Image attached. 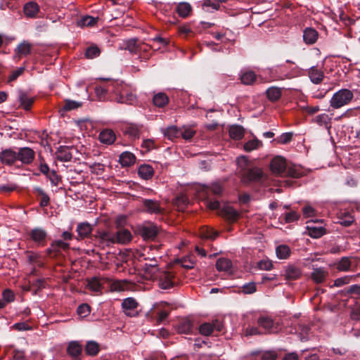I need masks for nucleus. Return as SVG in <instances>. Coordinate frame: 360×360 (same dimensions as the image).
I'll use <instances>...</instances> for the list:
<instances>
[{
    "label": "nucleus",
    "mask_w": 360,
    "mask_h": 360,
    "mask_svg": "<svg viewBox=\"0 0 360 360\" xmlns=\"http://www.w3.org/2000/svg\"><path fill=\"white\" fill-rule=\"evenodd\" d=\"M354 98L352 91L342 89L335 93L330 101V105L335 109L340 108L348 104Z\"/></svg>",
    "instance_id": "obj_1"
},
{
    "label": "nucleus",
    "mask_w": 360,
    "mask_h": 360,
    "mask_svg": "<svg viewBox=\"0 0 360 360\" xmlns=\"http://www.w3.org/2000/svg\"><path fill=\"white\" fill-rule=\"evenodd\" d=\"M93 237L96 244L103 249L115 244L114 233L108 230H98Z\"/></svg>",
    "instance_id": "obj_2"
},
{
    "label": "nucleus",
    "mask_w": 360,
    "mask_h": 360,
    "mask_svg": "<svg viewBox=\"0 0 360 360\" xmlns=\"http://www.w3.org/2000/svg\"><path fill=\"white\" fill-rule=\"evenodd\" d=\"M159 278V286L162 289H169L174 287L179 282V278L174 272L172 271H164L158 274Z\"/></svg>",
    "instance_id": "obj_3"
},
{
    "label": "nucleus",
    "mask_w": 360,
    "mask_h": 360,
    "mask_svg": "<svg viewBox=\"0 0 360 360\" xmlns=\"http://www.w3.org/2000/svg\"><path fill=\"white\" fill-rule=\"evenodd\" d=\"M224 328L223 323L215 319L211 322H205L199 326V332L201 335L209 336L214 332H221Z\"/></svg>",
    "instance_id": "obj_4"
},
{
    "label": "nucleus",
    "mask_w": 360,
    "mask_h": 360,
    "mask_svg": "<svg viewBox=\"0 0 360 360\" xmlns=\"http://www.w3.org/2000/svg\"><path fill=\"white\" fill-rule=\"evenodd\" d=\"M145 259L148 261L142 268L146 278L148 279L158 278V274L160 273V271L158 261L156 257L145 258Z\"/></svg>",
    "instance_id": "obj_5"
},
{
    "label": "nucleus",
    "mask_w": 360,
    "mask_h": 360,
    "mask_svg": "<svg viewBox=\"0 0 360 360\" xmlns=\"http://www.w3.org/2000/svg\"><path fill=\"white\" fill-rule=\"evenodd\" d=\"M119 88L117 81L110 82L103 86H96L95 93L100 101H104L107 94H112V92L119 91Z\"/></svg>",
    "instance_id": "obj_6"
},
{
    "label": "nucleus",
    "mask_w": 360,
    "mask_h": 360,
    "mask_svg": "<svg viewBox=\"0 0 360 360\" xmlns=\"http://www.w3.org/2000/svg\"><path fill=\"white\" fill-rule=\"evenodd\" d=\"M117 84L120 87L119 91H117V92L126 93V96H125V97H123V95L121 96H118V97H114V100L115 101H117L119 103H125V104H129V105H131L134 102H136V96L134 94L129 92L127 84H125L122 82H119L117 81ZM115 92H117V91Z\"/></svg>",
    "instance_id": "obj_7"
},
{
    "label": "nucleus",
    "mask_w": 360,
    "mask_h": 360,
    "mask_svg": "<svg viewBox=\"0 0 360 360\" xmlns=\"http://www.w3.org/2000/svg\"><path fill=\"white\" fill-rule=\"evenodd\" d=\"M139 234L144 239V240H154L157 236L159 228L158 226L153 223H148L142 225L138 229Z\"/></svg>",
    "instance_id": "obj_8"
},
{
    "label": "nucleus",
    "mask_w": 360,
    "mask_h": 360,
    "mask_svg": "<svg viewBox=\"0 0 360 360\" xmlns=\"http://www.w3.org/2000/svg\"><path fill=\"white\" fill-rule=\"evenodd\" d=\"M31 240L37 246L44 247L46 245L47 232L41 228H34L29 233Z\"/></svg>",
    "instance_id": "obj_9"
},
{
    "label": "nucleus",
    "mask_w": 360,
    "mask_h": 360,
    "mask_svg": "<svg viewBox=\"0 0 360 360\" xmlns=\"http://www.w3.org/2000/svg\"><path fill=\"white\" fill-rule=\"evenodd\" d=\"M257 324L264 329L265 333H276L278 330V325L268 316H260L257 319Z\"/></svg>",
    "instance_id": "obj_10"
},
{
    "label": "nucleus",
    "mask_w": 360,
    "mask_h": 360,
    "mask_svg": "<svg viewBox=\"0 0 360 360\" xmlns=\"http://www.w3.org/2000/svg\"><path fill=\"white\" fill-rule=\"evenodd\" d=\"M143 210L150 214H159L164 212V208L161 207L160 202L150 199L142 200Z\"/></svg>",
    "instance_id": "obj_11"
},
{
    "label": "nucleus",
    "mask_w": 360,
    "mask_h": 360,
    "mask_svg": "<svg viewBox=\"0 0 360 360\" xmlns=\"http://www.w3.org/2000/svg\"><path fill=\"white\" fill-rule=\"evenodd\" d=\"M35 157L34 151L29 147L20 148L17 153V160L22 164L29 165L33 162Z\"/></svg>",
    "instance_id": "obj_12"
},
{
    "label": "nucleus",
    "mask_w": 360,
    "mask_h": 360,
    "mask_svg": "<svg viewBox=\"0 0 360 360\" xmlns=\"http://www.w3.org/2000/svg\"><path fill=\"white\" fill-rule=\"evenodd\" d=\"M82 350L83 347L78 341L70 342L66 349L67 354L72 360H82Z\"/></svg>",
    "instance_id": "obj_13"
},
{
    "label": "nucleus",
    "mask_w": 360,
    "mask_h": 360,
    "mask_svg": "<svg viewBox=\"0 0 360 360\" xmlns=\"http://www.w3.org/2000/svg\"><path fill=\"white\" fill-rule=\"evenodd\" d=\"M263 176V172L260 168L254 167L248 169L243 175V181L245 184L258 181Z\"/></svg>",
    "instance_id": "obj_14"
},
{
    "label": "nucleus",
    "mask_w": 360,
    "mask_h": 360,
    "mask_svg": "<svg viewBox=\"0 0 360 360\" xmlns=\"http://www.w3.org/2000/svg\"><path fill=\"white\" fill-rule=\"evenodd\" d=\"M286 167L285 160L281 156L275 157L270 163L271 172L277 175L283 174L285 171Z\"/></svg>",
    "instance_id": "obj_15"
},
{
    "label": "nucleus",
    "mask_w": 360,
    "mask_h": 360,
    "mask_svg": "<svg viewBox=\"0 0 360 360\" xmlns=\"http://www.w3.org/2000/svg\"><path fill=\"white\" fill-rule=\"evenodd\" d=\"M70 248L69 243H65L63 240H58L53 241L50 247L46 250L47 255L50 257L57 256L60 250H68Z\"/></svg>",
    "instance_id": "obj_16"
},
{
    "label": "nucleus",
    "mask_w": 360,
    "mask_h": 360,
    "mask_svg": "<svg viewBox=\"0 0 360 360\" xmlns=\"http://www.w3.org/2000/svg\"><path fill=\"white\" fill-rule=\"evenodd\" d=\"M17 160V153L12 149H6L0 153V161L7 165H12Z\"/></svg>",
    "instance_id": "obj_17"
},
{
    "label": "nucleus",
    "mask_w": 360,
    "mask_h": 360,
    "mask_svg": "<svg viewBox=\"0 0 360 360\" xmlns=\"http://www.w3.org/2000/svg\"><path fill=\"white\" fill-rule=\"evenodd\" d=\"M72 149L73 147L60 146L57 148L56 151V158L62 162L70 161L72 158V155L70 150Z\"/></svg>",
    "instance_id": "obj_18"
},
{
    "label": "nucleus",
    "mask_w": 360,
    "mask_h": 360,
    "mask_svg": "<svg viewBox=\"0 0 360 360\" xmlns=\"http://www.w3.org/2000/svg\"><path fill=\"white\" fill-rule=\"evenodd\" d=\"M115 244H127L131 240V234L127 229H121L114 233Z\"/></svg>",
    "instance_id": "obj_19"
},
{
    "label": "nucleus",
    "mask_w": 360,
    "mask_h": 360,
    "mask_svg": "<svg viewBox=\"0 0 360 360\" xmlns=\"http://www.w3.org/2000/svg\"><path fill=\"white\" fill-rule=\"evenodd\" d=\"M39 6L34 1H29L23 6V12L27 18H36L39 13Z\"/></svg>",
    "instance_id": "obj_20"
},
{
    "label": "nucleus",
    "mask_w": 360,
    "mask_h": 360,
    "mask_svg": "<svg viewBox=\"0 0 360 360\" xmlns=\"http://www.w3.org/2000/svg\"><path fill=\"white\" fill-rule=\"evenodd\" d=\"M139 304L136 300L133 297H128L123 300L122 307L124 309L125 314L128 316H134L131 311L136 309Z\"/></svg>",
    "instance_id": "obj_21"
},
{
    "label": "nucleus",
    "mask_w": 360,
    "mask_h": 360,
    "mask_svg": "<svg viewBox=\"0 0 360 360\" xmlns=\"http://www.w3.org/2000/svg\"><path fill=\"white\" fill-rule=\"evenodd\" d=\"M18 99L20 106L25 110H30L34 102V98L30 97L23 91H20L18 94Z\"/></svg>",
    "instance_id": "obj_22"
},
{
    "label": "nucleus",
    "mask_w": 360,
    "mask_h": 360,
    "mask_svg": "<svg viewBox=\"0 0 360 360\" xmlns=\"http://www.w3.org/2000/svg\"><path fill=\"white\" fill-rule=\"evenodd\" d=\"M338 223L341 225L347 227L353 224L354 218L352 214L346 210H340L338 213Z\"/></svg>",
    "instance_id": "obj_23"
},
{
    "label": "nucleus",
    "mask_w": 360,
    "mask_h": 360,
    "mask_svg": "<svg viewBox=\"0 0 360 360\" xmlns=\"http://www.w3.org/2000/svg\"><path fill=\"white\" fill-rule=\"evenodd\" d=\"M116 139V136L112 129H104L99 134V140L101 143L107 145L112 144Z\"/></svg>",
    "instance_id": "obj_24"
},
{
    "label": "nucleus",
    "mask_w": 360,
    "mask_h": 360,
    "mask_svg": "<svg viewBox=\"0 0 360 360\" xmlns=\"http://www.w3.org/2000/svg\"><path fill=\"white\" fill-rule=\"evenodd\" d=\"M318 32L311 27H307L304 30L303 39L307 44H314L318 39Z\"/></svg>",
    "instance_id": "obj_25"
},
{
    "label": "nucleus",
    "mask_w": 360,
    "mask_h": 360,
    "mask_svg": "<svg viewBox=\"0 0 360 360\" xmlns=\"http://www.w3.org/2000/svg\"><path fill=\"white\" fill-rule=\"evenodd\" d=\"M308 75L311 81L316 84H320L324 78L323 72L317 69L316 67H311L309 70Z\"/></svg>",
    "instance_id": "obj_26"
},
{
    "label": "nucleus",
    "mask_w": 360,
    "mask_h": 360,
    "mask_svg": "<svg viewBox=\"0 0 360 360\" xmlns=\"http://www.w3.org/2000/svg\"><path fill=\"white\" fill-rule=\"evenodd\" d=\"M100 350V345L94 340L87 341L84 347L86 354L91 356H96Z\"/></svg>",
    "instance_id": "obj_27"
},
{
    "label": "nucleus",
    "mask_w": 360,
    "mask_h": 360,
    "mask_svg": "<svg viewBox=\"0 0 360 360\" xmlns=\"http://www.w3.org/2000/svg\"><path fill=\"white\" fill-rule=\"evenodd\" d=\"M328 274V271L325 268H316L314 269L313 272L311 273V278L314 282L317 283H321L326 280Z\"/></svg>",
    "instance_id": "obj_28"
},
{
    "label": "nucleus",
    "mask_w": 360,
    "mask_h": 360,
    "mask_svg": "<svg viewBox=\"0 0 360 360\" xmlns=\"http://www.w3.org/2000/svg\"><path fill=\"white\" fill-rule=\"evenodd\" d=\"M139 176L145 180L150 179L154 174L153 168L149 165H142L138 169Z\"/></svg>",
    "instance_id": "obj_29"
},
{
    "label": "nucleus",
    "mask_w": 360,
    "mask_h": 360,
    "mask_svg": "<svg viewBox=\"0 0 360 360\" xmlns=\"http://www.w3.org/2000/svg\"><path fill=\"white\" fill-rule=\"evenodd\" d=\"M32 48V44L27 41H23L15 49V53L18 57L20 58L22 56H27L30 53Z\"/></svg>",
    "instance_id": "obj_30"
},
{
    "label": "nucleus",
    "mask_w": 360,
    "mask_h": 360,
    "mask_svg": "<svg viewBox=\"0 0 360 360\" xmlns=\"http://www.w3.org/2000/svg\"><path fill=\"white\" fill-rule=\"evenodd\" d=\"M278 354L275 351H265L253 354L252 360H276Z\"/></svg>",
    "instance_id": "obj_31"
},
{
    "label": "nucleus",
    "mask_w": 360,
    "mask_h": 360,
    "mask_svg": "<svg viewBox=\"0 0 360 360\" xmlns=\"http://www.w3.org/2000/svg\"><path fill=\"white\" fill-rule=\"evenodd\" d=\"M77 232L80 239L88 237L92 232L91 226L87 222L80 223L77 225Z\"/></svg>",
    "instance_id": "obj_32"
},
{
    "label": "nucleus",
    "mask_w": 360,
    "mask_h": 360,
    "mask_svg": "<svg viewBox=\"0 0 360 360\" xmlns=\"http://www.w3.org/2000/svg\"><path fill=\"white\" fill-rule=\"evenodd\" d=\"M136 162V156L128 151L123 152L120 155V162L124 167L133 165Z\"/></svg>",
    "instance_id": "obj_33"
},
{
    "label": "nucleus",
    "mask_w": 360,
    "mask_h": 360,
    "mask_svg": "<svg viewBox=\"0 0 360 360\" xmlns=\"http://www.w3.org/2000/svg\"><path fill=\"white\" fill-rule=\"evenodd\" d=\"M176 12L180 17L185 18L191 15L192 7L190 4L187 2H181L177 5Z\"/></svg>",
    "instance_id": "obj_34"
},
{
    "label": "nucleus",
    "mask_w": 360,
    "mask_h": 360,
    "mask_svg": "<svg viewBox=\"0 0 360 360\" xmlns=\"http://www.w3.org/2000/svg\"><path fill=\"white\" fill-rule=\"evenodd\" d=\"M245 134V129L240 125H232L229 128V136L235 140H240Z\"/></svg>",
    "instance_id": "obj_35"
},
{
    "label": "nucleus",
    "mask_w": 360,
    "mask_h": 360,
    "mask_svg": "<svg viewBox=\"0 0 360 360\" xmlns=\"http://www.w3.org/2000/svg\"><path fill=\"white\" fill-rule=\"evenodd\" d=\"M141 127L136 124H128L124 127V133L131 138L139 139L140 136Z\"/></svg>",
    "instance_id": "obj_36"
},
{
    "label": "nucleus",
    "mask_w": 360,
    "mask_h": 360,
    "mask_svg": "<svg viewBox=\"0 0 360 360\" xmlns=\"http://www.w3.org/2000/svg\"><path fill=\"white\" fill-rule=\"evenodd\" d=\"M176 330L179 333L189 334L193 330V323L188 319L181 321L177 326Z\"/></svg>",
    "instance_id": "obj_37"
},
{
    "label": "nucleus",
    "mask_w": 360,
    "mask_h": 360,
    "mask_svg": "<svg viewBox=\"0 0 360 360\" xmlns=\"http://www.w3.org/2000/svg\"><path fill=\"white\" fill-rule=\"evenodd\" d=\"M268 99L272 102L277 101L282 95L281 89L276 86H271L266 91Z\"/></svg>",
    "instance_id": "obj_38"
},
{
    "label": "nucleus",
    "mask_w": 360,
    "mask_h": 360,
    "mask_svg": "<svg viewBox=\"0 0 360 360\" xmlns=\"http://www.w3.org/2000/svg\"><path fill=\"white\" fill-rule=\"evenodd\" d=\"M86 287L93 292H101L103 288L101 280L97 277H93L87 280Z\"/></svg>",
    "instance_id": "obj_39"
},
{
    "label": "nucleus",
    "mask_w": 360,
    "mask_h": 360,
    "mask_svg": "<svg viewBox=\"0 0 360 360\" xmlns=\"http://www.w3.org/2000/svg\"><path fill=\"white\" fill-rule=\"evenodd\" d=\"M285 172L286 176L292 178L298 179L304 176L303 171L300 167L295 165L286 167Z\"/></svg>",
    "instance_id": "obj_40"
},
{
    "label": "nucleus",
    "mask_w": 360,
    "mask_h": 360,
    "mask_svg": "<svg viewBox=\"0 0 360 360\" xmlns=\"http://www.w3.org/2000/svg\"><path fill=\"white\" fill-rule=\"evenodd\" d=\"M301 275V270L293 265L289 266L285 270V278L288 280L297 279Z\"/></svg>",
    "instance_id": "obj_41"
},
{
    "label": "nucleus",
    "mask_w": 360,
    "mask_h": 360,
    "mask_svg": "<svg viewBox=\"0 0 360 360\" xmlns=\"http://www.w3.org/2000/svg\"><path fill=\"white\" fill-rule=\"evenodd\" d=\"M153 101L155 106L162 108L168 103L169 98L165 94L158 93L153 96Z\"/></svg>",
    "instance_id": "obj_42"
},
{
    "label": "nucleus",
    "mask_w": 360,
    "mask_h": 360,
    "mask_svg": "<svg viewBox=\"0 0 360 360\" xmlns=\"http://www.w3.org/2000/svg\"><path fill=\"white\" fill-rule=\"evenodd\" d=\"M231 266V261L226 258H219L216 262V268L219 271H229Z\"/></svg>",
    "instance_id": "obj_43"
},
{
    "label": "nucleus",
    "mask_w": 360,
    "mask_h": 360,
    "mask_svg": "<svg viewBox=\"0 0 360 360\" xmlns=\"http://www.w3.org/2000/svg\"><path fill=\"white\" fill-rule=\"evenodd\" d=\"M307 229L309 231V235L311 238H318L321 237L326 233V229L323 226H314L308 225Z\"/></svg>",
    "instance_id": "obj_44"
},
{
    "label": "nucleus",
    "mask_w": 360,
    "mask_h": 360,
    "mask_svg": "<svg viewBox=\"0 0 360 360\" xmlns=\"http://www.w3.org/2000/svg\"><path fill=\"white\" fill-rule=\"evenodd\" d=\"M257 78L256 74L253 71H247L243 72L240 75L241 82L245 85L252 84Z\"/></svg>",
    "instance_id": "obj_45"
},
{
    "label": "nucleus",
    "mask_w": 360,
    "mask_h": 360,
    "mask_svg": "<svg viewBox=\"0 0 360 360\" xmlns=\"http://www.w3.org/2000/svg\"><path fill=\"white\" fill-rule=\"evenodd\" d=\"M352 264V258L344 257L337 264V269L341 271H347L351 269Z\"/></svg>",
    "instance_id": "obj_46"
},
{
    "label": "nucleus",
    "mask_w": 360,
    "mask_h": 360,
    "mask_svg": "<svg viewBox=\"0 0 360 360\" xmlns=\"http://www.w3.org/2000/svg\"><path fill=\"white\" fill-rule=\"evenodd\" d=\"M276 253L281 259H288L291 253L290 248L286 245H281L276 248Z\"/></svg>",
    "instance_id": "obj_47"
},
{
    "label": "nucleus",
    "mask_w": 360,
    "mask_h": 360,
    "mask_svg": "<svg viewBox=\"0 0 360 360\" xmlns=\"http://www.w3.org/2000/svg\"><path fill=\"white\" fill-rule=\"evenodd\" d=\"M34 191L37 194V195L40 197V206L43 207L48 206L50 202V198L44 191V190L41 188L37 187L34 188Z\"/></svg>",
    "instance_id": "obj_48"
},
{
    "label": "nucleus",
    "mask_w": 360,
    "mask_h": 360,
    "mask_svg": "<svg viewBox=\"0 0 360 360\" xmlns=\"http://www.w3.org/2000/svg\"><path fill=\"white\" fill-rule=\"evenodd\" d=\"M262 146V143L261 141L257 139H253L247 141L244 146L243 148L246 152H251L253 150L257 149L260 146Z\"/></svg>",
    "instance_id": "obj_49"
},
{
    "label": "nucleus",
    "mask_w": 360,
    "mask_h": 360,
    "mask_svg": "<svg viewBox=\"0 0 360 360\" xmlns=\"http://www.w3.org/2000/svg\"><path fill=\"white\" fill-rule=\"evenodd\" d=\"M164 134L170 140H173L175 138L180 136L181 130L178 129L176 127H169L167 128L164 132Z\"/></svg>",
    "instance_id": "obj_50"
},
{
    "label": "nucleus",
    "mask_w": 360,
    "mask_h": 360,
    "mask_svg": "<svg viewBox=\"0 0 360 360\" xmlns=\"http://www.w3.org/2000/svg\"><path fill=\"white\" fill-rule=\"evenodd\" d=\"M221 212L228 219L231 221H236L238 217L237 211L231 207L224 208Z\"/></svg>",
    "instance_id": "obj_51"
},
{
    "label": "nucleus",
    "mask_w": 360,
    "mask_h": 360,
    "mask_svg": "<svg viewBox=\"0 0 360 360\" xmlns=\"http://www.w3.org/2000/svg\"><path fill=\"white\" fill-rule=\"evenodd\" d=\"M140 44L135 39H131L126 41V49L132 53H138Z\"/></svg>",
    "instance_id": "obj_52"
},
{
    "label": "nucleus",
    "mask_w": 360,
    "mask_h": 360,
    "mask_svg": "<svg viewBox=\"0 0 360 360\" xmlns=\"http://www.w3.org/2000/svg\"><path fill=\"white\" fill-rule=\"evenodd\" d=\"M2 297L3 300H1V302L4 303V307L8 303L12 302L15 300V295L10 289L4 290L2 293Z\"/></svg>",
    "instance_id": "obj_53"
},
{
    "label": "nucleus",
    "mask_w": 360,
    "mask_h": 360,
    "mask_svg": "<svg viewBox=\"0 0 360 360\" xmlns=\"http://www.w3.org/2000/svg\"><path fill=\"white\" fill-rule=\"evenodd\" d=\"M101 51L96 46H91L86 49L85 56L87 58L92 59L100 55Z\"/></svg>",
    "instance_id": "obj_54"
},
{
    "label": "nucleus",
    "mask_w": 360,
    "mask_h": 360,
    "mask_svg": "<svg viewBox=\"0 0 360 360\" xmlns=\"http://www.w3.org/2000/svg\"><path fill=\"white\" fill-rule=\"evenodd\" d=\"M77 312L80 316L86 317L90 314L91 307L88 304H82L77 307Z\"/></svg>",
    "instance_id": "obj_55"
},
{
    "label": "nucleus",
    "mask_w": 360,
    "mask_h": 360,
    "mask_svg": "<svg viewBox=\"0 0 360 360\" xmlns=\"http://www.w3.org/2000/svg\"><path fill=\"white\" fill-rule=\"evenodd\" d=\"M355 277V276H345L341 278H338L335 281L334 285L337 287L342 286L345 284L350 283L352 279Z\"/></svg>",
    "instance_id": "obj_56"
},
{
    "label": "nucleus",
    "mask_w": 360,
    "mask_h": 360,
    "mask_svg": "<svg viewBox=\"0 0 360 360\" xmlns=\"http://www.w3.org/2000/svg\"><path fill=\"white\" fill-rule=\"evenodd\" d=\"M201 235L205 238L214 240L219 235V233L212 229L207 228L205 230L202 231Z\"/></svg>",
    "instance_id": "obj_57"
},
{
    "label": "nucleus",
    "mask_w": 360,
    "mask_h": 360,
    "mask_svg": "<svg viewBox=\"0 0 360 360\" xmlns=\"http://www.w3.org/2000/svg\"><path fill=\"white\" fill-rule=\"evenodd\" d=\"M90 171L96 174H101L105 169L104 165L99 162H94L89 165Z\"/></svg>",
    "instance_id": "obj_58"
},
{
    "label": "nucleus",
    "mask_w": 360,
    "mask_h": 360,
    "mask_svg": "<svg viewBox=\"0 0 360 360\" xmlns=\"http://www.w3.org/2000/svg\"><path fill=\"white\" fill-rule=\"evenodd\" d=\"M126 282L121 281H116L112 283L110 289L112 291H123L126 288Z\"/></svg>",
    "instance_id": "obj_59"
},
{
    "label": "nucleus",
    "mask_w": 360,
    "mask_h": 360,
    "mask_svg": "<svg viewBox=\"0 0 360 360\" xmlns=\"http://www.w3.org/2000/svg\"><path fill=\"white\" fill-rule=\"evenodd\" d=\"M300 215L297 212L292 211L285 214L284 219L285 223H291L297 221L300 219Z\"/></svg>",
    "instance_id": "obj_60"
},
{
    "label": "nucleus",
    "mask_w": 360,
    "mask_h": 360,
    "mask_svg": "<svg viewBox=\"0 0 360 360\" xmlns=\"http://www.w3.org/2000/svg\"><path fill=\"white\" fill-rule=\"evenodd\" d=\"M314 120L320 126H327V124L329 123L328 115L325 113L317 115Z\"/></svg>",
    "instance_id": "obj_61"
},
{
    "label": "nucleus",
    "mask_w": 360,
    "mask_h": 360,
    "mask_svg": "<svg viewBox=\"0 0 360 360\" xmlns=\"http://www.w3.org/2000/svg\"><path fill=\"white\" fill-rule=\"evenodd\" d=\"M18 188V186L15 184H8L0 186V193H8L15 191Z\"/></svg>",
    "instance_id": "obj_62"
},
{
    "label": "nucleus",
    "mask_w": 360,
    "mask_h": 360,
    "mask_svg": "<svg viewBox=\"0 0 360 360\" xmlns=\"http://www.w3.org/2000/svg\"><path fill=\"white\" fill-rule=\"evenodd\" d=\"M50 181L51 182L52 185L57 186L59 184V182L61 180V178L60 176H58L55 171H51L47 176H46Z\"/></svg>",
    "instance_id": "obj_63"
},
{
    "label": "nucleus",
    "mask_w": 360,
    "mask_h": 360,
    "mask_svg": "<svg viewBox=\"0 0 360 360\" xmlns=\"http://www.w3.org/2000/svg\"><path fill=\"white\" fill-rule=\"evenodd\" d=\"M195 134V131L191 128H185L184 130H181V134L184 139L189 140L193 137Z\"/></svg>",
    "instance_id": "obj_64"
}]
</instances>
